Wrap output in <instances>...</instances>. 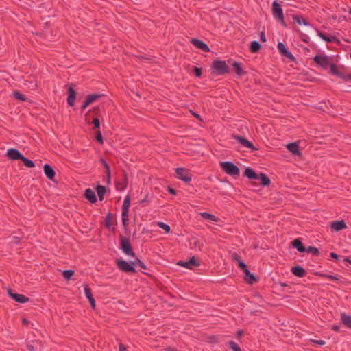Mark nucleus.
Here are the masks:
<instances>
[{
    "instance_id": "f257e3e1",
    "label": "nucleus",
    "mask_w": 351,
    "mask_h": 351,
    "mask_svg": "<svg viewBox=\"0 0 351 351\" xmlns=\"http://www.w3.org/2000/svg\"><path fill=\"white\" fill-rule=\"evenodd\" d=\"M212 73L217 75H221L229 73L228 67L224 60H215L211 66Z\"/></svg>"
},
{
    "instance_id": "f03ea898",
    "label": "nucleus",
    "mask_w": 351,
    "mask_h": 351,
    "mask_svg": "<svg viewBox=\"0 0 351 351\" xmlns=\"http://www.w3.org/2000/svg\"><path fill=\"white\" fill-rule=\"evenodd\" d=\"M222 170L228 175L231 176H238L240 173L239 167L232 162L224 161L220 162Z\"/></svg>"
},
{
    "instance_id": "7ed1b4c3",
    "label": "nucleus",
    "mask_w": 351,
    "mask_h": 351,
    "mask_svg": "<svg viewBox=\"0 0 351 351\" xmlns=\"http://www.w3.org/2000/svg\"><path fill=\"white\" fill-rule=\"evenodd\" d=\"M177 178L183 181L184 182L189 183L192 180L193 175L190 170L183 168L178 167L176 169Z\"/></svg>"
},
{
    "instance_id": "20e7f679",
    "label": "nucleus",
    "mask_w": 351,
    "mask_h": 351,
    "mask_svg": "<svg viewBox=\"0 0 351 351\" xmlns=\"http://www.w3.org/2000/svg\"><path fill=\"white\" fill-rule=\"evenodd\" d=\"M314 62L322 68L326 69L332 64L331 59L326 55H316L313 57Z\"/></svg>"
},
{
    "instance_id": "39448f33",
    "label": "nucleus",
    "mask_w": 351,
    "mask_h": 351,
    "mask_svg": "<svg viewBox=\"0 0 351 351\" xmlns=\"http://www.w3.org/2000/svg\"><path fill=\"white\" fill-rule=\"evenodd\" d=\"M121 249L123 252L131 257H134L135 254L132 249V246L130 240L127 238H122L121 240Z\"/></svg>"
},
{
    "instance_id": "423d86ee",
    "label": "nucleus",
    "mask_w": 351,
    "mask_h": 351,
    "mask_svg": "<svg viewBox=\"0 0 351 351\" xmlns=\"http://www.w3.org/2000/svg\"><path fill=\"white\" fill-rule=\"evenodd\" d=\"M117 265L118 268L124 272L128 273H135L136 270L132 264H130L128 263L127 261L122 260V259H118L116 261Z\"/></svg>"
},
{
    "instance_id": "0eeeda50",
    "label": "nucleus",
    "mask_w": 351,
    "mask_h": 351,
    "mask_svg": "<svg viewBox=\"0 0 351 351\" xmlns=\"http://www.w3.org/2000/svg\"><path fill=\"white\" fill-rule=\"evenodd\" d=\"M277 49L279 51V53L288 58L291 61H295V58L293 54L288 50L285 45L281 42H279L277 45Z\"/></svg>"
},
{
    "instance_id": "6e6552de",
    "label": "nucleus",
    "mask_w": 351,
    "mask_h": 351,
    "mask_svg": "<svg viewBox=\"0 0 351 351\" xmlns=\"http://www.w3.org/2000/svg\"><path fill=\"white\" fill-rule=\"evenodd\" d=\"M178 265L182 267L191 269L194 267L199 266L200 264H199V261H197V259L195 256H193L189 261H180L178 263Z\"/></svg>"
},
{
    "instance_id": "1a4fd4ad",
    "label": "nucleus",
    "mask_w": 351,
    "mask_h": 351,
    "mask_svg": "<svg viewBox=\"0 0 351 351\" xmlns=\"http://www.w3.org/2000/svg\"><path fill=\"white\" fill-rule=\"evenodd\" d=\"M272 12L274 18H282V16H284L282 6L276 1H274L272 3Z\"/></svg>"
},
{
    "instance_id": "9d476101",
    "label": "nucleus",
    "mask_w": 351,
    "mask_h": 351,
    "mask_svg": "<svg viewBox=\"0 0 351 351\" xmlns=\"http://www.w3.org/2000/svg\"><path fill=\"white\" fill-rule=\"evenodd\" d=\"M330 72L332 75H336L341 79H343L346 81L351 80V75H344L343 73L339 72L337 67L334 64L330 65Z\"/></svg>"
},
{
    "instance_id": "9b49d317",
    "label": "nucleus",
    "mask_w": 351,
    "mask_h": 351,
    "mask_svg": "<svg viewBox=\"0 0 351 351\" xmlns=\"http://www.w3.org/2000/svg\"><path fill=\"white\" fill-rule=\"evenodd\" d=\"M317 32V35L319 38H320L322 40L325 41L326 43H333V42H337L338 39L335 35H326L323 32L315 29Z\"/></svg>"
},
{
    "instance_id": "f8f14e48",
    "label": "nucleus",
    "mask_w": 351,
    "mask_h": 351,
    "mask_svg": "<svg viewBox=\"0 0 351 351\" xmlns=\"http://www.w3.org/2000/svg\"><path fill=\"white\" fill-rule=\"evenodd\" d=\"M191 43L199 49H201L205 52L210 51L209 47L205 43H204L202 40L199 39L193 38L191 40Z\"/></svg>"
},
{
    "instance_id": "ddd939ff",
    "label": "nucleus",
    "mask_w": 351,
    "mask_h": 351,
    "mask_svg": "<svg viewBox=\"0 0 351 351\" xmlns=\"http://www.w3.org/2000/svg\"><path fill=\"white\" fill-rule=\"evenodd\" d=\"M6 155L9 158V159L12 160H19V159L21 160L23 156V155L20 153V152L18 149H14V148L9 149L7 151Z\"/></svg>"
},
{
    "instance_id": "4468645a",
    "label": "nucleus",
    "mask_w": 351,
    "mask_h": 351,
    "mask_svg": "<svg viewBox=\"0 0 351 351\" xmlns=\"http://www.w3.org/2000/svg\"><path fill=\"white\" fill-rule=\"evenodd\" d=\"M330 227L332 230L339 232L346 228V222L343 220L335 221L331 223Z\"/></svg>"
},
{
    "instance_id": "2eb2a0df",
    "label": "nucleus",
    "mask_w": 351,
    "mask_h": 351,
    "mask_svg": "<svg viewBox=\"0 0 351 351\" xmlns=\"http://www.w3.org/2000/svg\"><path fill=\"white\" fill-rule=\"evenodd\" d=\"M293 20L294 21V22H295L296 23H298L300 25H304V26L311 27L313 28V26L311 23L307 22L306 21V19L302 16L293 15Z\"/></svg>"
},
{
    "instance_id": "dca6fc26",
    "label": "nucleus",
    "mask_w": 351,
    "mask_h": 351,
    "mask_svg": "<svg viewBox=\"0 0 351 351\" xmlns=\"http://www.w3.org/2000/svg\"><path fill=\"white\" fill-rule=\"evenodd\" d=\"M287 149L295 156H300L301 154L299 149V145L297 143H291L287 145Z\"/></svg>"
},
{
    "instance_id": "f3484780",
    "label": "nucleus",
    "mask_w": 351,
    "mask_h": 351,
    "mask_svg": "<svg viewBox=\"0 0 351 351\" xmlns=\"http://www.w3.org/2000/svg\"><path fill=\"white\" fill-rule=\"evenodd\" d=\"M69 96L67 98V103L70 106H73L75 104L76 99V93L73 87L69 86L68 89Z\"/></svg>"
},
{
    "instance_id": "a211bd4d",
    "label": "nucleus",
    "mask_w": 351,
    "mask_h": 351,
    "mask_svg": "<svg viewBox=\"0 0 351 351\" xmlns=\"http://www.w3.org/2000/svg\"><path fill=\"white\" fill-rule=\"evenodd\" d=\"M43 170L47 178L49 180H53L55 177L56 173L53 169L49 164L44 165Z\"/></svg>"
},
{
    "instance_id": "6ab92c4d",
    "label": "nucleus",
    "mask_w": 351,
    "mask_h": 351,
    "mask_svg": "<svg viewBox=\"0 0 351 351\" xmlns=\"http://www.w3.org/2000/svg\"><path fill=\"white\" fill-rule=\"evenodd\" d=\"M9 294L16 302L21 304H24L29 300V298L22 294L12 293L9 291Z\"/></svg>"
},
{
    "instance_id": "aec40b11",
    "label": "nucleus",
    "mask_w": 351,
    "mask_h": 351,
    "mask_svg": "<svg viewBox=\"0 0 351 351\" xmlns=\"http://www.w3.org/2000/svg\"><path fill=\"white\" fill-rule=\"evenodd\" d=\"M234 138L236 139L237 141H239L243 147L254 149L252 143H250L246 138H245L242 136H237V135L234 136Z\"/></svg>"
},
{
    "instance_id": "412c9836",
    "label": "nucleus",
    "mask_w": 351,
    "mask_h": 351,
    "mask_svg": "<svg viewBox=\"0 0 351 351\" xmlns=\"http://www.w3.org/2000/svg\"><path fill=\"white\" fill-rule=\"evenodd\" d=\"M86 198L92 204L97 202V197L95 193L91 189H87L85 191Z\"/></svg>"
},
{
    "instance_id": "4be33fe9",
    "label": "nucleus",
    "mask_w": 351,
    "mask_h": 351,
    "mask_svg": "<svg viewBox=\"0 0 351 351\" xmlns=\"http://www.w3.org/2000/svg\"><path fill=\"white\" fill-rule=\"evenodd\" d=\"M291 271L293 275L298 277H303L305 275V270L302 267L297 265L291 267Z\"/></svg>"
},
{
    "instance_id": "5701e85b",
    "label": "nucleus",
    "mask_w": 351,
    "mask_h": 351,
    "mask_svg": "<svg viewBox=\"0 0 351 351\" xmlns=\"http://www.w3.org/2000/svg\"><path fill=\"white\" fill-rule=\"evenodd\" d=\"M244 176L250 180L259 179L258 175L250 167H247L245 169Z\"/></svg>"
},
{
    "instance_id": "b1692460",
    "label": "nucleus",
    "mask_w": 351,
    "mask_h": 351,
    "mask_svg": "<svg viewBox=\"0 0 351 351\" xmlns=\"http://www.w3.org/2000/svg\"><path fill=\"white\" fill-rule=\"evenodd\" d=\"M200 216L203 217L204 219L213 221V222H218L219 218L216 217L215 215L207 213V212H202L199 213Z\"/></svg>"
},
{
    "instance_id": "393cba45",
    "label": "nucleus",
    "mask_w": 351,
    "mask_h": 351,
    "mask_svg": "<svg viewBox=\"0 0 351 351\" xmlns=\"http://www.w3.org/2000/svg\"><path fill=\"white\" fill-rule=\"evenodd\" d=\"M341 322L348 328L351 329V316L346 313L341 314Z\"/></svg>"
},
{
    "instance_id": "a878e982",
    "label": "nucleus",
    "mask_w": 351,
    "mask_h": 351,
    "mask_svg": "<svg viewBox=\"0 0 351 351\" xmlns=\"http://www.w3.org/2000/svg\"><path fill=\"white\" fill-rule=\"evenodd\" d=\"M292 245L300 252H304L306 247L303 245L299 239H295L292 241Z\"/></svg>"
},
{
    "instance_id": "bb28decb",
    "label": "nucleus",
    "mask_w": 351,
    "mask_h": 351,
    "mask_svg": "<svg viewBox=\"0 0 351 351\" xmlns=\"http://www.w3.org/2000/svg\"><path fill=\"white\" fill-rule=\"evenodd\" d=\"M245 274V280L249 284H253L256 281V278L254 274H251L250 270L247 268L243 270Z\"/></svg>"
},
{
    "instance_id": "cd10ccee",
    "label": "nucleus",
    "mask_w": 351,
    "mask_h": 351,
    "mask_svg": "<svg viewBox=\"0 0 351 351\" xmlns=\"http://www.w3.org/2000/svg\"><path fill=\"white\" fill-rule=\"evenodd\" d=\"M96 191L98 195L99 199L102 201L104 199V195L106 193V187L102 185H97L96 187Z\"/></svg>"
},
{
    "instance_id": "c85d7f7f",
    "label": "nucleus",
    "mask_w": 351,
    "mask_h": 351,
    "mask_svg": "<svg viewBox=\"0 0 351 351\" xmlns=\"http://www.w3.org/2000/svg\"><path fill=\"white\" fill-rule=\"evenodd\" d=\"M259 180L263 186H266L270 184V179L264 173H260L258 175Z\"/></svg>"
},
{
    "instance_id": "c756f323",
    "label": "nucleus",
    "mask_w": 351,
    "mask_h": 351,
    "mask_svg": "<svg viewBox=\"0 0 351 351\" xmlns=\"http://www.w3.org/2000/svg\"><path fill=\"white\" fill-rule=\"evenodd\" d=\"M232 66L235 69V72L237 73V75L238 76H241L244 74V71L241 68V64L237 62H234L233 64H232Z\"/></svg>"
},
{
    "instance_id": "7c9ffc66",
    "label": "nucleus",
    "mask_w": 351,
    "mask_h": 351,
    "mask_svg": "<svg viewBox=\"0 0 351 351\" xmlns=\"http://www.w3.org/2000/svg\"><path fill=\"white\" fill-rule=\"evenodd\" d=\"M21 160L23 161L24 165L26 167L33 168V167H35L34 162L32 160H31L27 158L26 157H25L23 155L22 158Z\"/></svg>"
},
{
    "instance_id": "2f4dec72",
    "label": "nucleus",
    "mask_w": 351,
    "mask_h": 351,
    "mask_svg": "<svg viewBox=\"0 0 351 351\" xmlns=\"http://www.w3.org/2000/svg\"><path fill=\"white\" fill-rule=\"evenodd\" d=\"M304 252H306L308 254H311L315 256H317L319 254V250L317 247H313V246H309L308 247H306Z\"/></svg>"
},
{
    "instance_id": "473e14b6",
    "label": "nucleus",
    "mask_w": 351,
    "mask_h": 351,
    "mask_svg": "<svg viewBox=\"0 0 351 351\" xmlns=\"http://www.w3.org/2000/svg\"><path fill=\"white\" fill-rule=\"evenodd\" d=\"M261 48V45L258 41H252L250 43V50L252 52H256Z\"/></svg>"
},
{
    "instance_id": "72a5a7b5",
    "label": "nucleus",
    "mask_w": 351,
    "mask_h": 351,
    "mask_svg": "<svg viewBox=\"0 0 351 351\" xmlns=\"http://www.w3.org/2000/svg\"><path fill=\"white\" fill-rule=\"evenodd\" d=\"M157 226L164 230L166 233H169L171 231L170 226L164 222L158 221L157 222Z\"/></svg>"
},
{
    "instance_id": "f704fd0d",
    "label": "nucleus",
    "mask_w": 351,
    "mask_h": 351,
    "mask_svg": "<svg viewBox=\"0 0 351 351\" xmlns=\"http://www.w3.org/2000/svg\"><path fill=\"white\" fill-rule=\"evenodd\" d=\"M128 210H122V221L124 226H127L128 223Z\"/></svg>"
},
{
    "instance_id": "c9c22d12",
    "label": "nucleus",
    "mask_w": 351,
    "mask_h": 351,
    "mask_svg": "<svg viewBox=\"0 0 351 351\" xmlns=\"http://www.w3.org/2000/svg\"><path fill=\"white\" fill-rule=\"evenodd\" d=\"M130 206V197L129 195H126L123 204L122 210H128Z\"/></svg>"
},
{
    "instance_id": "e433bc0d",
    "label": "nucleus",
    "mask_w": 351,
    "mask_h": 351,
    "mask_svg": "<svg viewBox=\"0 0 351 351\" xmlns=\"http://www.w3.org/2000/svg\"><path fill=\"white\" fill-rule=\"evenodd\" d=\"M74 271L68 269L62 271V276L65 279L69 280L73 276Z\"/></svg>"
},
{
    "instance_id": "4c0bfd02",
    "label": "nucleus",
    "mask_w": 351,
    "mask_h": 351,
    "mask_svg": "<svg viewBox=\"0 0 351 351\" xmlns=\"http://www.w3.org/2000/svg\"><path fill=\"white\" fill-rule=\"evenodd\" d=\"M84 294H85V295H86V298H87L88 300H92V299H93V298H93V294H92V293H91V291H90V289L88 287V286H87V285H86V286L84 287Z\"/></svg>"
},
{
    "instance_id": "58836bf2",
    "label": "nucleus",
    "mask_w": 351,
    "mask_h": 351,
    "mask_svg": "<svg viewBox=\"0 0 351 351\" xmlns=\"http://www.w3.org/2000/svg\"><path fill=\"white\" fill-rule=\"evenodd\" d=\"M234 259L237 261L239 267L241 268L243 271L247 268L246 264L243 262L237 255L235 256Z\"/></svg>"
},
{
    "instance_id": "ea45409f",
    "label": "nucleus",
    "mask_w": 351,
    "mask_h": 351,
    "mask_svg": "<svg viewBox=\"0 0 351 351\" xmlns=\"http://www.w3.org/2000/svg\"><path fill=\"white\" fill-rule=\"evenodd\" d=\"M100 95L93 94L89 95L86 97V99L90 101V104H92L93 101H96L97 99L100 97Z\"/></svg>"
},
{
    "instance_id": "a19ab883",
    "label": "nucleus",
    "mask_w": 351,
    "mask_h": 351,
    "mask_svg": "<svg viewBox=\"0 0 351 351\" xmlns=\"http://www.w3.org/2000/svg\"><path fill=\"white\" fill-rule=\"evenodd\" d=\"M229 346L233 351H241V349L239 345L234 341H230L229 343Z\"/></svg>"
},
{
    "instance_id": "79ce46f5",
    "label": "nucleus",
    "mask_w": 351,
    "mask_h": 351,
    "mask_svg": "<svg viewBox=\"0 0 351 351\" xmlns=\"http://www.w3.org/2000/svg\"><path fill=\"white\" fill-rule=\"evenodd\" d=\"M105 223H106V226L107 228H110L112 225V217H111V214L110 213H108V215L106 216V218L105 219Z\"/></svg>"
},
{
    "instance_id": "37998d69",
    "label": "nucleus",
    "mask_w": 351,
    "mask_h": 351,
    "mask_svg": "<svg viewBox=\"0 0 351 351\" xmlns=\"http://www.w3.org/2000/svg\"><path fill=\"white\" fill-rule=\"evenodd\" d=\"M14 96L16 99H18L21 101H25V99H26L25 95L19 92H14Z\"/></svg>"
},
{
    "instance_id": "c03bdc74",
    "label": "nucleus",
    "mask_w": 351,
    "mask_h": 351,
    "mask_svg": "<svg viewBox=\"0 0 351 351\" xmlns=\"http://www.w3.org/2000/svg\"><path fill=\"white\" fill-rule=\"evenodd\" d=\"M132 264L135 265H138L144 269H147L146 265L139 259H136L134 262H132Z\"/></svg>"
},
{
    "instance_id": "a18cd8bd",
    "label": "nucleus",
    "mask_w": 351,
    "mask_h": 351,
    "mask_svg": "<svg viewBox=\"0 0 351 351\" xmlns=\"http://www.w3.org/2000/svg\"><path fill=\"white\" fill-rule=\"evenodd\" d=\"M95 138L96 140L100 143V144H103L104 141H103V138H102V135H101V133L99 130L97 131V134H96V136H95Z\"/></svg>"
},
{
    "instance_id": "49530a36",
    "label": "nucleus",
    "mask_w": 351,
    "mask_h": 351,
    "mask_svg": "<svg viewBox=\"0 0 351 351\" xmlns=\"http://www.w3.org/2000/svg\"><path fill=\"white\" fill-rule=\"evenodd\" d=\"M194 74L196 77H200L202 75V69L199 67L194 68Z\"/></svg>"
},
{
    "instance_id": "de8ad7c7",
    "label": "nucleus",
    "mask_w": 351,
    "mask_h": 351,
    "mask_svg": "<svg viewBox=\"0 0 351 351\" xmlns=\"http://www.w3.org/2000/svg\"><path fill=\"white\" fill-rule=\"evenodd\" d=\"M95 128H99L100 127V121L98 118H95L93 121Z\"/></svg>"
},
{
    "instance_id": "09e8293b",
    "label": "nucleus",
    "mask_w": 351,
    "mask_h": 351,
    "mask_svg": "<svg viewBox=\"0 0 351 351\" xmlns=\"http://www.w3.org/2000/svg\"><path fill=\"white\" fill-rule=\"evenodd\" d=\"M102 162L106 169V173H108L109 174V171H110L109 165L105 160H102Z\"/></svg>"
},
{
    "instance_id": "8fccbe9b",
    "label": "nucleus",
    "mask_w": 351,
    "mask_h": 351,
    "mask_svg": "<svg viewBox=\"0 0 351 351\" xmlns=\"http://www.w3.org/2000/svg\"><path fill=\"white\" fill-rule=\"evenodd\" d=\"M106 183L108 184H110L111 182V173L110 171H109V174L108 173H106Z\"/></svg>"
},
{
    "instance_id": "3c124183",
    "label": "nucleus",
    "mask_w": 351,
    "mask_h": 351,
    "mask_svg": "<svg viewBox=\"0 0 351 351\" xmlns=\"http://www.w3.org/2000/svg\"><path fill=\"white\" fill-rule=\"evenodd\" d=\"M90 101L86 98L82 104V109H85L90 105Z\"/></svg>"
},
{
    "instance_id": "603ef678",
    "label": "nucleus",
    "mask_w": 351,
    "mask_h": 351,
    "mask_svg": "<svg viewBox=\"0 0 351 351\" xmlns=\"http://www.w3.org/2000/svg\"><path fill=\"white\" fill-rule=\"evenodd\" d=\"M327 278L332 280H339V278L333 275L327 274L325 276Z\"/></svg>"
},
{
    "instance_id": "864d4df0",
    "label": "nucleus",
    "mask_w": 351,
    "mask_h": 351,
    "mask_svg": "<svg viewBox=\"0 0 351 351\" xmlns=\"http://www.w3.org/2000/svg\"><path fill=\"white\" fill-rule=\"evenodd\" d=\"M313 342L320 346L325 344V341L324 340H314Z\"/></svg>"
},
{
    "instance_id": "5fc2aeb1",
    "label": "nucleus",
    "mask_w": 351,
    "mask_h": 351,
    "mask_svg": "<svg viewBox=\"0 0 351 351\" xmlns=\"http://www.w3.org/2000/svg\"><path fill=\"white\" fill-rule=\"evenodd\" d=\"M260 38H261V40L263 41V42H265L266 41V38H265L264 32H262L261 33Z\"/></svg>"
},
{
    "instance_id": "6e6d98bb",
    "label": "nucleus",
    "mask_w": 351,
    "mask_h": 351,
    "mask_svg": "<svg viewBox=\"0 0 351 351\" xmlns=\"http://www.w3.org/2000/svg\"><path fill=\"white\" fill-rule=\"evenodd\" d=\"M278 19L284 27H286V23L285 21L284 16H282V18H278Z\"/></svg>"
},
{
    "instance_id": "4d7b16f0",
    "label": "nucleus",
    "mask_w": 351,
    "mask_h": 351,
    "mask_svg": "<svg viewBox=\"0 0 351 351\" xmlns=\"http://www.w3.org/2000/svg\"><path fill=\"white\" fill-rule=\"evenodd\" d=\"M332 329L334 330V331H336V332H339L340 330V327L339 326H337V325H334L332 326Z\"/></svg>"
},
{
    "instance_id": "13d9d810",
    "label": "nucleus",
    "mask_w": 351,
    "mask_h": 351,
    "mask_svg": "<svg viewBox=\"0 0 351 351\" xmlns=\"http://www.w3.org/2000/svg\"><path fill=\"white\" fill-rule=\"evenodd\" d=\"M330 256L335 260H338V255L335 252H331Z\"/></svg>"
},
{
    "instance_id": "bf43d9fd",
    "label": "nucleus",
    "mask_w": 351,
    "mask_h": 351,
    "mask_svg": "<svg viewBox=\"0 0 351 351\" xmlns=\"http://www.w3.org/2000/svg\"><path fill=\"white\" fill-rule=\"evenodd\" d=\"M27 349L29 350V351H34V347L33 345L32 344H27Z\"/></svg>"
},
{
    "instance_id": "052dcab7",
    "label": "nucleus",
    "mask_w": 351,
    "mask_h": 351,
    "mask_svg": "<svg viewBox=\"0 0 351 351\" xmlns=\"http://www.w3.org/2000/svg\"><path fill=\"white\" fill-rule=\"evenodd\" d=\"M119 351H127L125 347L122 343L119 345Z\"/></svg>"
},
{
    "instance_id": "680f3d73",
    "label": "nucleus",
    "mask_w": 351,
    "mask_h": 351,
    "mask_svg": "<svg viewBox=\"0 0 351 351\" xmlns=\"http://www.w3.org/2000/svg\"><path fill=\"white\" fill-rule=\"evenodd\" d=\"M88 301L90 302L92 307L95 308V299L93 298V299L90 300Z\"/></svg>"
},
{
    "instance_id": "e2e57ef3",
    "label": "nucleus",
    "mask_w": 351,
    "mask_h": 351,
    "mask_svg": "<svg viewBox=\"0 0 351 351\" xmlns=\"http://www.w3.org/2000/svg\"><path fill=\"white\" fill-rule=\"evenodd\" d=\"M169 192L171 193V194H173V195H176V190L173 189H171L169 188Z\"/></svg>"
},
{
    "instance_id": "0e129e2a",
    "label": "nucleus",
    "mask_w": 351,
    "mask_h": 351,
    "mask_svg": "<svg viewBox=\"0 0 351 351\" xmlns=\"http://www.w3.org/2000/svg\"><path fill=\"white\" fill-rule=\"evenodd\" d=\"M237 333V335H238L239 337H240V336H241V335H242V334H243V331H242V330H238Z\"/></svg>"
},
{
    "instance_id": "69168bd1",
    "label": "nucleus",
    "mask_w": 351,
    "mask_h": 351,
    "mask_svg": "<svg viewBox=\"0 0 351 351\" xmlns=\"http://www.w3.org/2000/svg\"><path fill=\"white\" fill-rule=\"evenodd\" d=\"M193 114H194V116H195V117H197V119H200V116H199V114H195V113H194Z\"/></svg>"
},
{
    "instance_id": "338daca9",
    "label": "nucleus",
    "mask_w": 351,
    "mask_h": 351,
    "mask_svg": "<svg viewBox=\"0 0 351 351\" xmlns=\"http://www.w3.org/2000/svg\"><path fill=\"white\" fill-rule=\"evenodd\" d=\"M23 322L24 324H27L28 322L26 319H23Z\"/></svg>"
},
{
    "instance_id": "774afa93",
    "label": "nucleus",
    "mask_w": 351,
    "mask_h": 351,
    "mask_svg": "<svg viewBox=\"0 0 351 351\" xmlns=\"http://www.w3.org/2000/svg\"><path fill=\"white\" fill-rule=\"evenodd\" d=\"M348 12L349 14L351 15V7L350 8L349 10H348Z\"/></svg>"
}]
</instances>
